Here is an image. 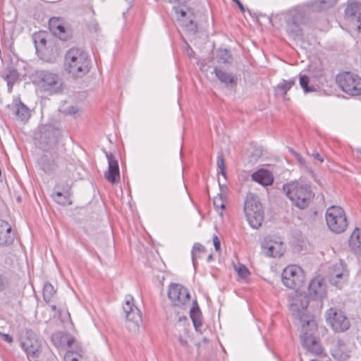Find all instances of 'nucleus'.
<instances>
[{
	"mask_svg": "<svg viewBox=\"0 0 361 361\" xmlns=\"http://www.w3.org/2000/svg\"><path fill=\"white\" fill-rule=\"evenodd\" d=\"M311 156L316 160H318L320 163H322L324 161L323 157L321 156V154L317 152H314L311 154Z\"/></svg>",
	"mask_w": 361,
	"mask_h": 361,
	"instance_id": "46",
	"label": "nucleus"
},
{
	"mask_svg": "<svg viewBox=\"0 0 361 361\" xmlns=\"http://www.w3.org/2000/svg\"><path fill=\"white\" fill-rule=\"evenodd\" d=\"M338 0H314L308 4L314 11H319L332 7L337 3Z\"/></svg>",
	"mask_w": 361,
	"mask_h": 361,
	"instance_id": "30",
	"label": "nucleus"
},
{
	"mask_svg": "<svg viewBox=\"0 0 361 361\" xmlns=\"http://www.w3.org/2000/svg\"><path fill=\"white\" fill-rule=\"evenodd\" d=\"M108 160V170L104 173L105 178L111 184H116L120 181V171L118 161L112 153H106Z\"/></svg>",
	"mask_w": 361,
	"mask_h": 361,
	"instance_id": "18",
	"label": "nucleus"
},
{
	"mask_svg": "<svg viewBox=\"0 0 361 361\" xmlns=\"http://www.w3.org/2000/svg\"><path fill=\"white\" fill-rule=\"evenodd\" d=\"M337 83L341 90L351 96L361 94V77L350 72H345L337 76Z\"/></svg>",
	"mask_w": 361,
	"mask_h": 361,
	"instance_id": "10",
	"label": "nucleus"
},
{
	"mask_svg": "<svg viewBox=\"0 0 361 361\" xmlns=\"http://www.w3.org/2000/svg\"><path fill=\"white\" fill-rule=\"evenodd\" d=\"M349 245L355 254L361 255V230L355 228L349 240Z\"/></svg>",
	"mask_w": 361,
	"mask_h": 361,
	"instance_id": "28",
	"label": "nucleus"
},
{
	"mask_svg": "<svg viewBox=\"0 0 361 361\" xmlns=\"http://www.w3.org/2000/svg\"><path fill=\"white\" fill-rule=\"evenodd\" d=\"M237 273L238 276L242 279H246L250 275V271L245 265H240L239 267L236 269Z\"/></svg>",
	"mask_w": 361,
	"mask_h": 361,
	"instance_id": "42",
	"label": "nucleus"
},
{
	"mask_svg": "<svg viewBox=\"0 0 361 361\" xmlns=\"http://www.w3.org/2000/svg\"><path fill=\"white\" fill-rule=\"evenodd\" d=\"M53 200L61 205L71 204L70 188H67L63 192L57 191L51 195Z\"/></svg>",
	"mask_w": 361,
	"mask_h": 361,
	"instance_id": "31",
	"label": "nucleus"
},
{
	"mask_svg": "<svg viewBox=\"0 0 361 361\" xmlns=\"http://www.w3.org/2000/svg\"><path fill=\"white\" fill-rule=\"evenodd\" d=\"M65 159L60 157L56 153H46L40 159L39 165L43 171L47 174H51L57 169H63Z\"/></svg>",
	"mask_w": 361,
	"mask_h": 361,
	"instance_id": "15",
	"label": "nucleus"
},
{
	"mask_svg": "<svg viewBox=\"0 0 361 361\" xmlns=\"http://www.w3.org/2000/svg\"><path fill=\"white\" fill-rule=\"evenodd\" d=\"M123 308L126 313V326L128 330L134 334L139 332L142 324V318L141 312L134 305V299L132 296L126 297Z\"/></svg>",
	"mask_w": 361,
	"mask_h": 361,
	"instance_id": "8",
	"label": "nucleus"
},
{
	"mask_svg": "<svg viewBox=\"0 0 361 361\" xmlns=\"http://www.w3.org/2000/svg\"><path fill=\"white\" fill-rule=\"evenodd\" d=\"M214 73L219 80L227 87L233 88L237 85V76L231 73L224 71L219 67H215Z\"/></svg>",
	"mask_w": 361,
	"mask_h": 361,
	"instance_id": "25",
	"label": "nucleus"
},
{
	"mask_svg": "<svg viewBox=\"0 0 361 361\" xmlns=\"http://www.w3.org/2000/svg\"><path fill=\"white\" fill-rule=\"evenodd\" d=\"M355 152H356L358 154L361 155V149H360V148H357V149H355Z\"/></svg>",
	"mask_w": 361,
	"mask_h": 361,
	"instance_id": "53",
	"label": "nucleus"
},
{
	"mask_svg": "<svg viewBox=\"0 0 361 361\" xmlns=\"http://www.w3.org/2000/svg\"><path fill=\"white\" fill-rule=\"evenodd\" d=\"M326 221L329 229L336 233H343L348 226L345 213L338 206H331L327 209Z\"/></svg>",
	"mask_w": 361,
	"mask_h": 361,
	"instance_id": "7",
	"label": "nucleus"
},
{
	"mask_svg": "<svg viewBox=\"0 0 361 361\" xmlns=\"http://www.w3.org/2000/svg\"><path fill=\"white\" fill-rule=\"evenodd\" d=\"M195 305L196 306H193L190 311V317L195 330L201 332V328L202 326V313L197 303H195Z\"/></svg>",
	"mask_w": 361,
	"mask_h": 361,
	"instance_id": "29",
	"label": "nucleus"
},
{
	"mask_svg": "<svg viewBox=\"0 0 361 361\" xmlns=\"http://www.w3.org/2000/svg\"><path fill=\"white\" fill-rule=\"evenodd\" d=\"M49 26L52 33L61 39L66 40L68 37V25L62 18L52 17L49 20Z\"/></svg>",
	"mask_w": 361,
	"mask_h": 361,
	"instance_id": "17",
	"label": "nucleus"
},
{
	"mask_svg": "<svg viewBox=\"0 0 361 361\" xmlns=\"http://www.w3.org/2000/svg\"><path fill=\"white\" fill-rule=\"evenodd\" d=\"M348 271L343 264L340 262L334 264L331 273V283L334 286L341 288L342 284L347 280Z\"/></svg>",
	"mask_w": 361,
	"mask_h": 361,
	"instance_id": "20",
	"label": "nucleus"
},
{
	"mask_svg": "<svg viewBox=\"0 0 361 361\" xmlns=\"http://www.w3.org/2000/svg\"><path fill=\"white\" fill-rule=\"evenodd\" d=\"M73 339H72V338H71V339H68V340L67 341V345H68V346H71V344L73 343Z\"/></svg>",
	"mask_w": 361,
	"mask_h": 361,
	"instance_id": "51",
	"label": "nucleus"
},
{
	"mask_svg": "<svg viewBox=\"0 0 361 361\" xmlns=\"http://www.w3.org/2000/svg\"><path fill=\"white\" fill-rule=\"evenodd\" d=\"M346 18L353 25L361 24V4L355 2L348 5L345 10Z\"/></svg>",
	"mask_w": 361,
	"mask_h": 361,
	"instance_id": "24",
	"label": "nucleus"
},
{
	"mask_svg": "<svg viewBox=\"0 0 361 361\" xmlns=\"http://www.w3.org/2000/svg\"><path fill=\"white\" fill-rule=\"evenodd\" d=\"M217 167L219 169V173L226 177V166L224 159L221 154L218 155L216 160Z\"/></svg>",
	"mask_w": 361,
	"mask_h": 361,
	"instance_id": "41",
	"label": "nucleus"
},
{
	"mask_svg": "<svg viewBox=\"0 0 361 361\" xmlns=\"http://www.w3.org/2000/svg\"><path fill=\"white\" fill-rule=\"evenodd\" d=\"M305 11L295 8L288 11L286 17V30L290 37L300 39L303 35L302 25L307 22Z\"/></svg>",
	"mask_w": 361,
	"mask_h": 361,
	"instance_id": "4",
	"label": "nucleus"
},
{
	"mask_svg": "<svg viewBox=\"0 0 361 361\" xmlns=\"http://www.w3.org/2000/svg\"><path fill=\"white\" fill-rule=\"evenodd\" d=\"M253 180L260 183L262 185H269L273 183L271 173L265 169H259L252 175Z\"/></svg>",
	"mask_w": 361,
	"mask_h": 361,
	"instance_id": "27",
	"label": "nucleus"
},
{
	"mask_svg": "<svg viewBox=\"0 0 361 361\" xmlns=\"http://www.w3.org/2000/svg\"><path fill=\"white\" fill-rule=\"evenodd\" d=\"M295 159H297L298 162L302 167H304L305 169H306V170L308 172H310L311 173H313V171L310 167L307 166L305 159L300 154H296Z\"/></svg>",
	"mask_w": 361,
	"mask_h": 361,
	"instance_id": "43",
	"label": "nucleus"
},
{
	"mask_svg": "<svg viewBox=\"0 0 361 361\" xmlns=\"http://www.w3.org/2000/svg\"><path fill=\"white\" fill-rule=\"evenodd\" d=\"M65 65L71 74L80 78L90 71L91 60L88 54L82 49L71 48L66 52Z\"/></svg>",
	"mask_w": 361,
	"mask_h": 361,
	"instance_id": "2",
	"label": "nucleus"
},
{
	"mask_svg": "<svg viewBox=\"0 0 361 361\" xmlns=\"http://www.w3.org/2000/svg\"><path fill=\"white\" fill-rule=\"evenodd\" d=\"M65 361H86L78 353L68 351L64 356Z\"/></svg>",
	"mask_w": 361,
	"mask_h": 361,
	"instance_id": "40",
	"label": "nucleus"
},
{
	"mask_svg": "<svg viewBox=\"0 0 361 361\" xmlns=\"http://www.w3.org/2000/svg\"><path fill=\"white\" fill-rule=\"evenodd\" d=\"M244 212L250 226L253 228L261 226L264 220V211L257 195L247 193L245 200Z\"/></svg>",
	"mask_w": 361,
	"mask_h": 361,
	"instance_id": "5",
	"label": "nucleus"
},
{
	"mask_svg": "<svg viewBox=\"0 0 361 361\" xmlns=\"http://www.w3.org/2000/svg\"><path fill=\"white\" fill-rule=\"evenodd\" d=\"M213 203L214 205V207L216 209H223L225 208V205L226 203V197L224 194H218L216 196L214 197L213 200Z\"/></svg>",
	"mask_w": 361,
	"mask_h": 361,
	"instance_id": "38",
	"label": "nucleus"
},
{
	"mask_svg": "<svg viewBox=\"0 0 361 361\" xmlns=\"http://www.w3.org/2000/svg\"><path fill=\"white\" fill-rule=\"evenodd\" d=\"M288 302L292 316L301 324L300 338L304 347L312 354L322 355L323 348L314 336L317 331V324L313 316L307 311L308 297L304 293L295 291L289 296Z\"/></svg>",
	"mask_w": 361,
	"mask_h": 361,
	"instance_id": "1",
	"label": "nucleus"
},
{
	"mask_svg": "<svg viewBox=\"0 0 361 361\" xmlns=\"http://www.w3.org/2000/svg\"><path fill=\"white\" fill-rule=\"evenodd\" d=\"M283 188L293 205L300 209L307 207L314 197L310 186L299 181L285 184Z\"/></svg>",
	"mask_w": 361,
	"mask_h": 361,
	"instance_id": "3",
	"label": "nucleus"
},
{
	"mask_svg": "<svg viewBox=\"0 0 361 361\" xmlns=\"http://www.w3.org/2000/svg\"><path fill=\"white\" fill-rule=\"evenodd\" d=\"M205 252L204 247L199 243H195L193 245L192 250V259L194 267H196V261H197V252L200 253H204Z\"/></svg>",
	"mask_w": 361,
	"mask_h": 361,
	"instance_id": "39",
	"label": "nucleus"
},
{
	"mask_svg": "<svg viewBox=\"0 0 361 361\" xmlns=\"http://www.w3.org/2000/svg\"><path fill=\"white\" fill-rule=\"evenodd\" d=\"M327 324L336 333L345 332L350 326V319L344 312L338 307H331L325 312Z\"/></svg>",
	"mask_w": 361,
	"mask_h": 361,
	"instance_id": "9",
	"label": "nucleus"
},
{
	"mask_svg": "<svg viewBox=\"0 0 361 361\" xmlns=\"http://www.w3.org/2000/svg\"><path fill=\"white\" fill-rule=\"evenodd\" d=\"M177 21L180 27L190 35H195L197 31V25L194 22L195 15L190 8L185 10L178 7L173 8Z\"/></svg>",
	"mask_w": 361,
	"mask_h": 361,
	"instance_id": "13",
	"label": "nucleus"
},
{
	"mask_svg": "<svg viewBox=\"0 0 361 361\" xmlns=\"http://www.w3.org/2000/svg\"><path fill=\"white\" fill-rule=\"evenodd\" d=\"M1 336L3 340L5 341L6 342L9 343L13 342V338L9 334H1Z\"/></svg>",
	"mask_w": 361,
	"mask_h": 361,
	"instance_id": "47",
	"label": "nucleus"
},
{
	"mask_svg": "<svg viewBox=\"0 0 361 361\" xmlns=\"http://www.w3.org/2000/svg\"><path fill=\"white\" fill-rule=\"evenodd\" d=\"M190 336L188 334V331L185 330L183 334H179L178 336V341L179 343L186 350L188 353H191V348L188 343V339Z\"/></svg>",
	"mask_w": 361,
	"mask_h": 361,
	"instance_id": "36",
	"label": "nucleus"
},
{
	"mask_svg": "<svg viewBox=\"0 0 361 361\" xmlns=\"http://www.w3.org/2000/svg\"><path fill=\"white\" fill-rule=\"evenodd\" d=\"M166 1L169 3H178L180 4H185L188 2H189L190 0H166Z\"/></svg>",
	"mask_w": 361,
	"mask_h": 361,
	"instance_id": "48",
	"label": "nucleus"
},
{
	"mask_svg": "<svg viewBox=\"0 0 361 361\" xmlns=\"http://www.w3.org/2000/svg\"><path fill=\"white\" fill-rule=\"evenodd\" d=\"M331 352L336 360L345 361L350 357L351 350L345 341L339 338L334 344Z\"/></svg>",
	"mask_w": 361,
	"mask_h": 361,
	"instance_id": "21",
	"label": "nucleus"
},
{
	"mask_svg": "<svg viewBox=\"0 0 361 361\" xmlns=\"http://www.w3.org/2000/svg\"><path fill=\"white\" fill-rule=\"evenodd\" d=\"M232 55L229 50L226 49H219L217 51L216 61L219 64H231L232 62Z\"/></svg>",
	"mask_w": 361,
	"mask_h": 361,
	"instance_id": "33",
	"label": "nucleus"
},
{
	"mask_svg": "<svg viewBox=\"0 0 361 361\" xmlns=\"http://www.w3.org/2000/svg\"><path fill=\"white\" fill-rule=\"evenodd\" d=\"M289 152L295 157H296V154H299V153L296 152L293 149L288 148Z\"/></svg>",
	"mask_w": 361,
	"mask_h": 361,
	"instance_id": "50",
	"label": "nucleus"
},
{
	"mask_svg": "<svg viewBox=\"0 0 361 361\" xmlns=\"http://www.w3.org/2000/svg\"><path fill=\"white\" fill-rule=\"evenodd\" d=\"M168 297L174 305L181 306L189 302L190 293L185 287L174 283L169 288Z\"/></svg>",
	"mask_w": 361,
	"mask_h": 361,
	"instance_id": "16",
	"label": "nucleus"
},
{
	"mask_svg": "<svg viewBox=\"0 0 361 361\" xmlns=\"http://www.w3.org/2000/svg\"><path fill=\"white\" fill-rule=\"evenodd\" d=\"M201 254L200 252H197V259L201 257Z\"/></svg>",
	"mask_w": 361,
	"mask_h": 361,
	"instance_id": "55",
	"label": "nucleus"
},
{
	"mask_svg": "<svg viewBox=\"0 0 361 361\" xmlns=\"http://www.w3.org/2000/svg\"><path fill=\"white\" fill-rule=\"evenodd\" d=\"M35 82L44 91L51 94L62 90V81L59 75L49 71H36L33 75Z\"/></svg>",
	"mask_w": 361,
	"mask_h": 361,
	"instance_id": "6",
	"label": "nucleus"
},
{
	"mask_svg": "<svg viewBox=\"0 0 361 361\" xmlns=\"http://www.w3.org/2000/svg\"><path fill=\"white\" fill-rule=\"evenodd\" d=\"M56 335H54V336H52V340H53V341L54 340V338H55V337H56Z\"/></svg>",
	"mask_w": 361,
	"mask_h": 361,
	"instance_id": "57",
	"label": "nucleus"
},
{
	"mask_svg": "<svg viewBox=\"0 0 361 361\" xmlns=\"http://www.w3.org/2000/svg\"><path fill=\"white\" fill-rule=\"evenodd\" d=\"M11 226L4 221H0V245L11 244L13 241Z\"/></svg>",
	"mask_w": 361,
	"mask_h": 361,
	"instance_id": "26",
	"label": "nucleus"
},
{
	"mask_svg": "<svg viewBox=\"0 0 361 361\" xmlns=\"http://www.w3.org/2000/svg\"><path fill=\"white\" fill-rule=\"evenodd\" d=\"M47 35L44 32H39L33 35L34 43L37 52L42 51L46 47L47 42Z\"/></svg>",
	"mask_w": 361,
	"mask_h": 361,
	"instance_id": "34",
	"label": "nucleus"
},
{
	"mask_svg": "<svg viewBox=\"0 0 361 361\" xmlns=\"http://www.w3.org/2000/svg\"><path fill=\"white\" fill-rule=\"evenodd\" d=\"M66 112L67 114L75 116L79 112V109L77 106H71L66 109Z\"/></svg>",
	"mask_w": 361,
	"mask_h": 361,
	"instance_id": "44",
	"label": "nucleus"
},
{
	"mask_svg": "<svg viewBox=\"0 0 361 361\" xmlns=\"http://www.w3.org/2000/svg\"><path fill=\"white\" fill-rule=\"evenodd\" d=\"M51 308H52L53 310H55L56 306H55V305H52V306H51Z\"/></svg>",
	"mask_w": 361,
	"mask_h": 361,
	"instance_id": "56",
	"label": "nucleus"
},
{
	"mask_svg": "<svg viewBox=\"0 0 361 361\" xmlns=\"http://www.w3.org/2000/svg\"><path fill=\"white\" fill-rule=\"evenodd\" d=\"M309 82H310V79L307 75H300V85L301 87L303 89L305 93H309V92H312L316 91L314 86H313V85L309 86V85H308Z\"/></svg>",
	"mask_w": 361,
	"mask_h": 361,
	"instance_id": "37",
	"label": "nucleus"
},
{
	"mask_svg": "<svg viewBox=\"0 0 361 361\" xmlns=\"http://www.w3.org/2000/svg\"><path fill=\"white\" fill-rule=\"evenodd\" d=\"M305 281L303 270L298 265L290 264L287 266L282 273V282L289 288L301 287Z\"/></svg>",
	"mask_w": 361,
	"mask_h": 361,
	"instance_id": "12",
	"label": "nucleus"
},
{
	"mask_svg": "<svg viewBox=\"0 0 361 361\" xmlns=\"http://www.w3.org/2000/svg\"><path fill=\"white\" fill-rule=\"evenodd\" d=\"M308 292L314 300H322L326 295V284L321 276L314 278L310 283Z\"/></svg>",
	"mask_w": 361,
	"mask_h": 361,
	"instance_id": "19",
	"label": "nucleus"
},
{
	"mask_svg": "<svg viewBox=\"0 0 361 361\" xmlns=\"http://www.w3.org/2000/svg\"><path fill=\"white\" fill-rule=\"evenodd\" d=\"M56 293V290L54 286L50 283H46L43 288V299L49 303L51 301L54 295Z\"/></svg>",
	"mask_w": 361,
	"mask_h": 361,
	"instance_id": "35",
	"label": "nucleus"
},
{
	"mask_svg": "<svg viewBox=\"0 0 361 361\" xmlns=\"http://www.w3.org/2000/svg\"><path fill=\"white\" fill-rule=\"evenodd\" d=\"M212 259H213V255H209L207 257V262H211Z\"/></svg>",
	"mask_w": 361,
	"mask_h": 361,
	"instance_id": "52",
	"label": "nucleus"
},
{
	"mask_svg": "<svg viewBox=\"0 0 361 361\" xmlns=\"http://www.w3.org/2000/svg\"><path fill=\"white\" fill-rule=\"evenodd\" d=\"M20 345L29 359L37 358L41 354V340L32 330L25 331L20 338Z\"/></svg>",
	"mask_w": 361,
	"mask_h": 361,
	"instance_id": "11",
	"label": "nucleus"
},
{
	"mask_svg": "<svg viewBox=\"0 0 361 361\" xmlns=\"http://www.w3.org/2000/svg\"><path fill=\"white\" fill-rule=\"evenodd\" d=\"M295 84L294 79L288 80H283L281 81L275 88V92L277 95H281L285 97L287 92Z\"/></svg>",
	"mask_w": 361,
	"mask_h": 361,
	"instance_id": "32",
	"label": "nucleus"
},
{
	"mask_svg": "<svg viewBox=\"0 0 361 361\" xmlns=\"http://www.w3.org/2000/svg\"><path fill=\"white\" fill-rule=\"evenodd\" d=\"M0 75L7 83L8 92L11 93L14 84L19 79L18 70L13 66L8 65L1 72Z\"/></svg>",
	"mask_w": 361,
	"mask_h": 361,
	"instance_id": "22",
	"label": "nucleus"
},
{
	"mask_svg": "<svg viewBox=\"0 0 361 361\" xmlns=\"http://www.w3.org/2000/svg\"><path fill=\"white\" fill-rule=\"evenodd\" d=\"M213 243L215 247L216 251L219 252L221 250V242L217 235H214L213 237Z\"/></svg>",
	"mask_w": 361,
	"mask_h": 361,
	"instance_id": "45",
	"label": "nucleus"
},
{
	"mask_svg": "<svg viewBox=\"0 0 361 361\" xmlns=\"http://www.w3.org/2000/svg\"><path fill=\"white\" fill-rule=\"evenodd\" d=\"M13 114L16 120L22 122H26L31 116L30 109L20 99L13 101Z\"/></svg>",
	"mask_w": 361,
	"mask_h": 361,
	"instance_id": "23",
	"label": "nucleus"
},
{
	"mask_svg": "<svg viewBox=\"0 0 361 361\" xmlns=\"http://www.w3.org/2000/svg\"><path fill=\"white\" fill-rule=\"evenodd\" d=\"M261 247L265 256L273 258L281 257L286 250L283 243L279 238L271 236L264 238Z\"/></svg>",
	"mask_w": 361,
	"mask_h": 361,
	"instance_id": "14",
	"label": "nucleus"
},
{
	"mask_svg": "<svg viewBox=\"0 0 361 361\" xmlns=\"http://www.w3.org/2000/svg\"><path fill=\"white\" fill-rule=\"evenodd\" d=\"M357 31H359V32H360V31H361V24H358V25H357Z\"/></svg>",
	"mask_w": 361,
	"mask_h": 361,
	"instance_id": "54",
	"label": "nucleus"
},
{
	"mask_svg": "<svg viewBox=\"0 0 361 361\" xmlns=\"http://www.w3.org/2000/svg\"><path fill=\"white\" fill-rule=\"evenodd\" d=\"M238 6V8H240V10L242 11V12H245V8L243 6V5L242 4V3L240 1V0H233Z\"/></svg>",
	"mask_w": 361,
	"mask_h": 361,
	"instance_id": "49",
	"label": "nucleus"
}]
</instances>
